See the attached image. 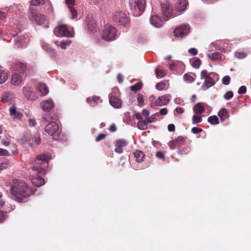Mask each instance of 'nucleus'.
<instances>
[{"mask_svg": "<svg viewBox=\"0 0 251 251\" xmlns=\"http://www.w3.org/2000/svg\"><path fill=\"white\" fill-rule=\"evenodd\" d=\"M13 199L19 202L27 201L31 193L27 184L23 181L14 179L10 188Z\"/></svg>", "mask_w": 251, "mask_h": 251, "instance_id": "obj_1", "label": "nucleus"}, {"mask_svg": "<svg viewBox=\"0 0 251 251\" xmlns=\"http://www.w3.org/2000/svg\"><path fill=\"white\" fill-rule=\"evenodd\" d=\"M51 159L48 153L41 154L37 156L35 161L34 166L32 167L33 171L36 172L37 174L44 175L46 172L45 168L48 165V162Z\"/></svg>", "mask_w": 251, "mask_h": 251, "instance_id": "obj_2", "label": "nucleus"}, {"mask_svg": "<svg viewBox=\"0 0 251 251\" xmlns=\"http://www.w3.org/2000/svg\"><path fill=\"white\" fill-rule=\"evenodd\" d=\"M130 9L134 17L141 16L145 10L146 0H129Z\"/></svg>", "mask_w": 251, "mask_h": 251, "instance_id": "obj_3", "label": "nucleus"}, {"mask_svg": "<svg viewBox=\"0 0 251 251\" xmlns=\"http://www.w3.org/2000/svg\"><path fill=\"white\" fill-rule=\"evenodd\" d=\"M101 37L106 41H110L116 39L117 37L116 29L110 24H107L102 29Z\"/></svg>", "mask_w": 251, "mask_h": 251, "instance_id": "obj_4", "label": "nucleus"}, {"mask_svg": "<svg viewBox=\"0 0 251 251\" xmlns=\"http://www.w3.org/2000/svg\"><path fill=\"white\" fill-rule=\"evenodd\" d=\"M54 35L59 37H73L74 31L73 28H69L64 25H59L53 30Z\"/></svg>", "mask_w": 251, "mask_h": 251, "instance_id": "obj_5", "label": "nucleus"}, {"mask_svg": "<svg viewBox=\"0 0 251 251\" xmlns=\"http://www.w3.org/2000/svg\"><path fill=\"white\" fill-rule=\"evenodd\" d=\"M112 19L114 23L123 26H126L129 21L127 14L120 10L115 11L113 12Z\"/></svg>", "mask_w": 251, "mask_h": 251, "instance_id": "obj_6", "label": "nucleus"}, {"mask_svg": "<svg viewBox=\"0 0 251 251\" xmlns=\"http://www.w3.org/2000/svg\"><path fill=\"white\" fill-rule=\"evenodd\" d=\"M119 90L117 88L113 89L109 94V102L110 105L115 108H119L121 106V100L119 98Z\"/></svg>", "mask_w": 251, "mask_h": 251, "instance_id": "obj_7", "label": "nucleus"}, {"mask_svg": "<svg viewBox=\"0 0 251 251\" xmlns=\"http://www.w3.org/2000/svg\"><path fill=\"white\" fill-rule=\"evenodd\" d=\"M154 9H152L150 19L151 25L157 28L161 27L164 24V19Z\"/></svg>", "mask_w": 251, "mask_h": 251, "instance_id": "obj_8", "label": "nucleus"}, {"mask_svg": "<svg viewBox=\"0 0 251 251\" xmlns=\"http://www.w3.org/2000/svg\"><path fill=\"white\" fill-rule=\"evenodd\" d=\"M29 18L32 21H34L38 25L44 24L46 21V16L36 10H31L28 15Z\"/></svg>", "mask_w": 251, "mask_h": 251, "instance_id": "obj_9", "label": "nucleus"}, {"mask_svg": "<svg viewBox=\"0 0 251 251\" xmlns=\"http://www.w3.org/2000/svg\"><path fill=\"white\" fill-rule=\"evenodd\" d=\"M45 130L50 136H57L60 132L58 125L54 122H51L46 125Z\"/></svg>", "mask_w": 251, "mask_h": 251, "instance_id": "obj_10", "label": "nucleus"}, {"mask_svg": "<svg viewBox=\"0 0 251 251\" xmlns=\"http://www.w3.org/2000/svg\"><path fill=\"white\" fill-rule=\"evenodd\" d=\"M216 77H217V75L215 73H210L208 74V76H206V78H205L204 82L201 87V89L203 91H205L214 85L215 84L214 78Z\"/></svg>", "mask_w": 251, "mask_h": 251, "instance_id": "obj_11", "label": "nucleus"}, {"mask_svg": "<svg viewBox=\"0 0 251 251\" xmlns=\"http://www.w3.org/2000/svg\"><path fill=\"white\" fill-rule=\"evenodd\" d=\"M189 27L188 25H183L176 27L174 31V34L176 37L182 38L186 35L189 32Z\"/></svg>", "mask_w": 251, "mask_h": 251, "instance_id": "obj_12", "label": "nucleus"}, {"mask_svg": "<svg viewBox=\"0 0 251 251\" xmlns=\"http://www.w3.org/2000/svg\"><path fill=\"white\" fill-rule=\"evenodd\" d=\"M23 92L24 95L29 100H35L38 98L37 96L33 91V88L30 86L27 85L24 87Z\"/></svg>", "mask_w": 251, "mask_h": 251, "instance_id": "obj_13", "label": "nucleus"}, {"mask_svg": "<svg viewBox=\"0 0 251 251\" xmlns=\"http://www.w3.org/2000/svg\"><path fill=\"white\" fill-rule=\"evenodd\" d=\"M15 46L18 47H22L26 45L29 41V36L27 34L20 35L15 39Z\"/></svg>", "mask_w": 251, "mask_h": 251, "instance_id": "obj_14", "label": "nucleus"}, {"mask_svg": "<svg viewBox=\"0 0 251 251\" xmlns=\"http://www.w3.org/2000/svg\"><path fill=\"white\" fill-rule=\"evenodd\" d=\"M161 11L163 15L167 18H170L173 17L172 6L169 3L166 2L161 5Z\"/></svg>", "mask_w": 251, "mask_h": 251, "instance_id": "obj_15", "label": "nucleus"}, {"mask_svg": "<svg viewBox=\"0 0 251 251\" xmlns=\"http://www.w3.org/2000/svg\"><path fill=\"white\" fill-rule=\"evenodd\" d=\"M76 0H65V3L72 14V19L77 18V11L74 7L75 5Z\"/></svg>", "mask_w": 251, "mask_h": 251, "instance_id": "obj_16", "label": "nucleus"}, {"mask_svg": "<svg viewBox=\"0 0 251 251\" xmlns=\"http://www.w3.org/2000/svg\"><path fill=\"white\" fill-rule=\"evenodd\" d=\"M171 98V95L169 94L159 97L156 100L155 103L158 106L166 105L170 100Z\"/></svg>", "mask_w": 251, "mask_h": 251, "instance_id": "obj_17", "label": "nucleus"}, {"mask_svg": "<svg viewBox=\"0 0 251 251\" xmlns=\"http://www.w3.org/2000/svg\"><path fill=\"white\" fill-rule=\"evenodd\" d=\"M41 108L45 111H50L53 107L54 105L51 99L43 101L40 103Z\"/></svg>", "mask_w": 251, "mask_h": 251, "instance_id": "obj_18", "label": "nucleus"}, {"mask_svg": "<svg viewBox=\"0 0 251 251\" xmlns=\"http://www.w3.org/2000/svg\"><path fill=\"white\" fill-rule=\"evenodd\" d=\"M31 181L33 184L40 187L45 184V180L40 176L36 175V176H31Z\"/></svg>", "mask_w": 251, "mask_h": 251, "instance_id": "obj_19", "label": "nucleus"}, {"mask_svg": "<svg viewBox=\"0 0 251 251\" xmlns=\"http://www.w3.org/2000/svg\"><path fill=\"white\" fill-rule=\"evenodd\" d=\"M188 4L187 0H178L176 5V8L178 11H183L186 8Z\"/></svg>", "mask_w": 251, "mask_h": 251, "instance_id": "obj_20", "label": "nucleus"}, {"mask_svg": "<svg viewBox=\"0 0 251 251\" xmlns=\"http://www.w3.org/2000/svg\"><path fill=\"white\" fill-rule=\"evenodd\" d=\"M88 30L91 32H94L97 30V25L95 22L91 19L87 18L85 20Z\"/></svg>", "mask_w": 251, "mask_h": 251, "instance_id": "obj_21", "label": "nucleus"}, {"mask_svg": "<svg viewBox=\"0 0 251 251\" xmlns=\"http://www.w3.org/2000/svg\"><path fill=\"white\" fill-rule=\"evenodd\" d=\"M9 111L10 115L13 118L20 119L23 116V115L21 112L17 111L16 107L14 105L9 109Z\"/></svg>", "mask_w": 251, "mask_h": 251, "instance_id": "obj_22", "label": "nucleus"}, {"mask_svg": "<svg viewBox=\"0 0 251 251\" xmlns=\"http://www.w3.org/2000/svg\"><path fill=\"white\" fill-rule=\"evenodd\" d=\"M221 122H224L229 117V112L226 109L222 108L218 113Z\"/></svg>", "mask_w": 251, "mask_h": 251, "instance_id": "obj_23", "label": "nucleus"}, {"mask_svg": "<svg viewBox=\"0 0 251 251\" xmlns=\"http://www.w3.org/2000/svg\"><path fill=\"white\" fill-rule=\"evenodd\" d=\"M36 89L41 93L42 96L46 95L49 91L48 86L43 83H39Z\"/></svg>", "mask_w": 251, "mask_h": 251, "instance_id": "obj_24", "label": "nucleus"}, {"mask_svg": "<svg viewBox=\"0 0 251 251\" xmlns=\"http://www.w3.org/2000/svg\"><path fill=\"white\" fill-rule=\"evenodd\" d=\"M8 79V72L3 67H0V83L2 84Z\"/></svg>", "mask_w": 251, "mask_h": 251, "instance_id": "obj_25", "label": "nucleus"}, {"mask_svg": "<svg viewBox=\"0 0 251 251\" xmlns=\"http://www.w3.org/2000/svg\"><path fill=\"white\" fill-rule=\"evenodd\" d=\"M22 82V78L17 74H14L12 75L11 83L13 85L18 86Z\"/></svg>", "mask_w": 251, "mask_h": 251, "instance_id": "obj_26", "label": "nucleus"}, {"mask_svg": "<svg viewBox=\"0 0 251 251\" xmlns=\"http://www.w3.org/2000/svg\"><path fill=\"white\" fill-rule=\"evenodd\" d=\"M204 111V108L201 103H197L193 107V112L195 114H201Z\"/></svg>", "mask_w": 251, "mask_h": 251, "instance_id": "obj_27", "label": "nucleus"}, {"mask_svg": "<svg viewBox=\"0 0 251 251\" xmlns=\"http://www.w3.org/2000/svg\"><path fill=\"white\" fill-rule=\"evenodd\" d=\"M134 155L136 158V160L138 163L142 162L143 161V158L144 157V154L143 152L137 150L134 152Z\"/></svg>", "mask_w": 251, "mask_h": 251, "instance_id": "obj_28", "label": "nucleus"}, {"mask_svg": "<svg viewBox=\"0 0 251 251\" xmlns=\"http://www.w3.org/2000/svg\"><path fill=\"white\" fill-rule=\"evenodd\" d=\"M41 45L43 49L46 50L47 52L50 54L54 53V50L50 47V46L44 41H41Z\"/></svg>", "mask_w": 251, "mask_h": 251, "instance_id": "obj_29", "label": "nucleus"}, {"mask_svg": "<svg viewBox=\"0 0 251 251\" xmlns=\"http://www.w3.org/2000/svg\"><path fill=\"white\" fill-rule=\"evenodd\" d=\"M87 102L89 103H91L92 106H95L98 104L99 101L100 102L101 100H100V98L98 96H94L93 97V100L91 98H88L86 100Z\"/></svg>", "mask_w": 251, "mask_h": 251, "instance_id": "obj_30", "label": "nucleus"}, {"mask_svg": "<svg viewBox=\"0 0 251 251\" xmlns=\"http://www.w3.org/2000/svg\"><path fill=\"white\" fill-rule=\"evenodd\" d=\"M192 123L193 125H196L201 123L202 121V116L201 114H195L193 115L192 118Z\"/></svg>", "mask_w": 251, "mask_h": 251, "instance_id": "obj_31", "label": "nucleus"}, {"mask_svg": "<svg viewBox=\"0 0 251 251\" xmlns=\"http://www.w3.org/2000/svg\"><path fill=\"white\" fill-rule=\"evenodd\" d=\"M207 121L212 125L218 124L219 123V119L217 116L214 115L208 117Z\"/></svg>", "mask_w": 251, "mask_h": 251, "instance_id": "obj_32", "label": "nucleus"}, {"mask_svg": "<svg viewBox=\"0 0 251 251\" xmlns=\"http://www.w3.org/2000/svg\"><path fill=\"white\" fill-rule=\"evenodd\" d=\"M208 57L212 61L219 60L221 58L222 54L220 52H214L208 54Z\"/></svg>", "mask_w": 251, "mask_h": 251, "instance_id": "obj_33", "label": "nucleus"}, {"mask_svg": "<svg viewBox=\"0 0 251 251\" xmlns=\"http://www.w3.org/2000/svg\"><path fill=\"white\" fill-rule=\"evenodd\" d=\"M71 44V42L69 40L63 41L61 42L58 48H60L62 50H66Z\"/></svg>", "mask_w": 251, "mask_h": 251, "instance_id": "obj_34", "label": "nucleus"}, {"mask_svg": "<svg viewBox=\"0 0 251 251\" xmlns=\"http://www.w3.org/2000/svg\"><path fill=\"white\" fill-rule=\"evenodd\" d=\"M26 66L24 63H19L16 65L15 69L20 72H24Z\"/></svg>", "mask_w": 251, "mask_h": 251, "instance_id": "obj_35", "label": "nucleus"}, {"mask_svg": "<svg viewBox=\"0 0 251 251\" xmlns=\"http://www.w3.org/2000/svg\"><path fill=\"white\" fill-rule=\"evenodd\" d=\"M137 126L141 130H145L148 128V125L145 120H142L138 122Z\"/></svg>", "mask_w": 251, "mask_h": 251, "instance_id": "obj_36", "label": "nucleus"}, {"mask_svg": "<svg viewBox=\"0 0 251 251\" xmlns=\"http://www.w3.org/2000/svg\"><path fill=\"white\" fill-rule=\"evenodd\" d=\"M183 79L187 83H192L195 80V79L191 75L187 74L184 75Z\"/></svg>", "mask_w": 251, "mask_h": 251, "instance_id": "obj_37", "label": "nucleus"}, {"mask_svg": "<svg viewBox=\"0 0 251 251\" xmlns=\"http://www.w3.org/2000/svg\"><path fill=\"white\" fill-rule=\"evenodd\" d=\"M155 73L157 76L162 77L165 75V71L164 70H160L158 67L155 69Z\"/></svg>", "mask_w": 251, "mask_h": 251, "instance_id": "obj_38", "label": "nucleus"}, {"mask_svg": "<svg viewBox=\"0 0 251 251\" xmlns=\"http://www.w3.org/2000/svg\"><path fill=\"white\" fill-rule=\"evenodd\" d=\"M234 55L238 59H243L246 57V54L243 51H236L234 53Z\"/></svg>", "mask_w": 251, "mask_h": 251, "instance_id": "obj_39", "label": "nucleus"}, {"mask_svg": "<svg viewBox=\"0 0 251 251\" xmlns=\"http://www.w3.org/2000/svg\"><path fill=\"white\" fill-rule=\"evenodd\" d=\"M142 85V84L141 82H138L136 84L132 85L130 89L132 91H136L141 88Z\"/></svg>", "mask_w": 251, "mask_h": 251, "instance_id": "obj_40", "label": "nucleus"}, {"mask_svg": "<svg viewBox=\"0 0 251 251\" xmlns=\"http://www.w3.org/2000/svg\"><path fill=\"white\" fill-rule=\"evenodd\" d=\"M27 122L29 126H35L36 125V121L34 117L28 116H27Z\"/></svg>", "mask_w": 251, "mask_h": 251, "instance_id": "obj_41", "label": "nucleus"}, {"mask_svg": "<svg viewBox=\"0 0 251 251\" xmlns=\"http://www.w3.org/2000/svg\"><path fill=\"white\" fill-rule=\"evenodd\" d=\"M166 84L164 82H160L158 83L156 85V89L159 91H161L165 89Z\"/></svg>", "mask_w": 251, "mask_h": 251, "instance_id": "obj_42", "label": "nucleus"}, {"mask_svg": "<svg viewBox=\"0 0 251 251\" xmlns=\"http://www.w3.org/2000/svg\"><path fill=\"white\" fill-rule=\"evenodd\" d=\"M45 3L44 0H31V3L34 6L42 5Z\"/></svg>", "mask_w": 251, "mask_h": 251, "instance_id": "obj_43", "label": "nucleus"}, {"mask_svg": "<svg viewBox=\"0 0 251 251\" xmlns=\"http://www.w3.org/2000/svg\"><path fill=\"white\" fill-rule=\"evenodd\" d=\"M11 98V95L9 94H5L3 95L2 98V101L3 102H8Z\"/></svg>", "mask_w": 251, "mask_h": 251, "instance_id": "obj_44", "label": "nucleus"}, {"mask_svg": "<svg viewBox=\"0 0 251 251\" xmlns=\"http://www.w3.org/2000/svg\"><path fill=\"white\" fill-rule=\"evenodd\" d=\"M230 80V77L228 75H226L223 78L222 83L223 84L227 85L229 84Z\"/></svg>", "mask_w": 251, "mask_h": 251, "instance_id": "obj_45", "label": "nucleus"}, {"mask_svg": "<svg viewBox=\"0 0 251 251\" xmlns=\"http://www.w3.org/2000/svg\"><path fill=\"white\" fill-rule=\"evenodd\" d=\"M201 65V60L199 58L196 59L193 62V67L196 69L199 68Z\"/></svg>", "mask_w": 251, "mask_h": 251, "instance_id": "obj_46", "label": "nucleus"}, {"mask_svg": "<svg viewBox=\"0 0 251 251\" xmlns=\"http://www.w3.org/2000/svg\"><path fill=\"white\" fill-rule=\"evenodd\" d=\"M137 99L139 105L142 106L144 105V99L142 95H138Z\"/></svg>", "mask_w": 251, "mask_h": 251, "instance_id": "obj_47", "label": "nucleus"}, {"mask_svg": "<svg viewBox=\"0 0 251 251\" xmlns=\"http://www.w3.org/2000/svg\"><path fill=\"white\" fill-rule=\"evenodd\" d=\"M117 144L120 147L123 148V147H125L127 145V142L126 141L120 140H118L117 142Z\"/></svg>", "mask_w": 251, "mask_h": 251, "instance_id": "obj_48", "label": "nucleus"}, {"mask_svg": "<svg viewBox=\"0 0 251 251\" xmlns=\"http://www.w3.org/2000/svg\"><path fill=\"white\" fill-rule=\"evenodd\" d=\"M233 96V93L231 91L227 92L225 95V99L226 100H228L231 99Z\"/></svg>", "mask_w": 251, "mask_h": 251, "instance_id": "obj_49", "label": "nucleus"}, {"mask_svg": "<svg viewBox=\"0 0 251 251\" xmlns=\"http://www.w3.org/2000/svg\"><path fill=\"white\" fill-rule=\"evenodd\" d=\"M238 93L239 94H243L246 93V87L245 86H241L238 91Z\"/></svg>", "mask_w": 251, "mask_h": 251, "instance_id": "obj_50", "label": "nucleus"}, {"mask_svg": "<svg viewBox=\"0 0 251 251\" xmlns=\"http://www.w3.org/2000/svg\"><path fill=\"white\" fill-rule=\"evenodd\" d=\"M202 131V129L200 128L197 127H194L192 128L191 131L194 134H198L200 133Z\"/></svg>", "mask_w": 251, "mask_h": 251, "instance_id": "obj_51", "label": "nucleus"}, {"mask_svg": "<svg viewBox=\"0 0 251 251\" xmlns=\"http://www.w3.org/2000/svg\"><path fill=\"white\" fill-rule=\"evenodd\" d=\"M115 151L118 153H122L123 152V148L117 144L115 149Z\"/></svg>", "mask_w": 251, "mask_h": 251, "instance_id": "obj_52", "label": "nucleus"}, {"mask_svg": "<svg viewBox=\"0 0 251 251\" xmlns=\"http://www.w3.org/2000/svg\"><path fill=\"white\" fill-rule=\"evenodd\" d=\"M188 52L193 55H196L198 53V51L195 48H191L188 50Z\"/></svg>", "mask_w": 251, "mask_h": 251, "instance_id": "obj_53", "label": "nucleus"}, {"mask_svg": "<svg viewBox=\"0 0 251 251\" xmlns=\"http://www.w3.org/2000/svg\"><path fill=\"white\" fill-rule=\"evenodd\" d=\"M105 136L106 135L104 134L100 133L96 138V141L99 142L103 139L105 137Z\"/></svg>", "mask_w": 251, "mask_h": 251, "instance_id": "obj_54", "label": "nucleus"}, {"mask_svg": "<svg viewBox=\"0 0 251 251\" xmlns=\"http://www.w3.org/2000/svg\"><path fill=\"white\" fill-rule=\"evenodd\" d=\"M207 76H208V74H207V71L205 70H202L201 73V79H203V78H205Z\"/></svg>", "mask_w": 251, "mask_h": 251, "instance_id": "obj_55", "label": "nucleus"}, {"mask_svg": "<svg viewBox=\"0 0 251 251\" xmlns=\"http://www.w3.org/2000/svg\"><path fill=\"white\" fill-rule=\"evenodd\" d=\"M8 152L7 150L3 149H0V156H7Z\"/></svg>", "mask_w": 251, "mask_h": 251, "instance_id": "obj_56", "label": "nucleus"}, {"mask_svg": "<svg viewBox=\"0 0 251 251\" xmlns=\"http://www.w3.org/2000/svg\"><path fill=\"white\" fill-rule=\"evenodd\" d=\"M218 50H221L222 52H228L230 50L231 48L230 47H227L226 48L225 47L223 46L222 48H220L219 49H217Z\"/></svg>", "mask_w": 251, "mask_h": 251, "instance_id": "obj_57", "label": "nucleus"}, {"mask_svg": "<svg viewBox=\"0 0 251 251\" xmlns=\"http://www.w3.org/2000/svg\"><path fill=\"white\" fill-rule=\"evenodd\" d=\"M177 143L176 140H172L169 142V147L171 149H174L175 146L176 145Z\"/></svg>", "mask_w": 251, "mask_h": 251, "instance_id": "obj_58", "label": "nucleus"}, {"mask_svg": "<svg viewBox=\"0 0 251 251\" xmlns=\"http://www.w3.org/2000/svg\"><path fill=\"white\" fill-rule=\"evenodd\" d=\"M145 121L147 124L149 123H151L154 121V118L152 117L146 118Z\"/></svg>", "mask_w": 251, "mask_h": 251, "instance_id": "obj_59", "label": "nucleus"}, {"mask_svg": "<svg viewBox=\"0 0 251 251\" xmlns=\"http://www.w3.org/2000/svg\"><path fill=\"white\" fill-rule=\"evenodd\" d=\"M168 129L169 131H174L175 129V126L174 124H171L168 126Z\"/></svg>", "mask_w": 251, "mask_h": 251, "instance_id": "obj_60", "label": "nucleus"}, {"mask_svg": "<svg viewBox=\"0 0 251 251\" xmlns=\"http://www.w3.org/2000/svg\"><path fill=\"white\" fill-rule=\"evenodd\" d=\"M156 156L159 158H163L164 153L160 151H157L156 152Z\"/></svg>", "mask_w": 251, "mask_h": 251, "instance_id": "obj_61", "label": "nucleus"}, {"mask_svg": "<svg viewBox=\"0 0 251 251\" xmlns=\"http://www.w3.org/2000/svg\"><path fill=\"white\" fill-rule=\"evenodd\" d=\"M175 112L177 114H182L184 112V110L182 107H176L175 109Z\"/></svg>", "mask_w": 251, "mask_h": 251, "instance_id": "obj_62", "label": "nucleus"}, {"mask_svg": "<svg viewBox=\"0 0 251 251\" xmlns=\"http://www.w3.org/2000/svg\"><path fill=\"white\" fill-rule=\"evenodd\" d=\"M167 113V110L166 108H162L160 110V114L161 115H165Z\"/></svg>", "mask_w": 251, "mask_h": 251, "instance_id": "obj_63", "label": "nucleus"}, {"mask_svg": "<svg viewBox=\"0 0 251 251\" xmlns=\"http://www.w3.org/2000/svg\"><path fill=\"white\" fill-rule=\"evenodd\" d=\"M134 116H135L136 118L139 120V121H142V116L140 113L136 112L135 113Z\"/></svg>", "mask_w": 251, "mask_h": 251, "instance_id": "obj_64", "label": "nucleus"}]
</instances>
